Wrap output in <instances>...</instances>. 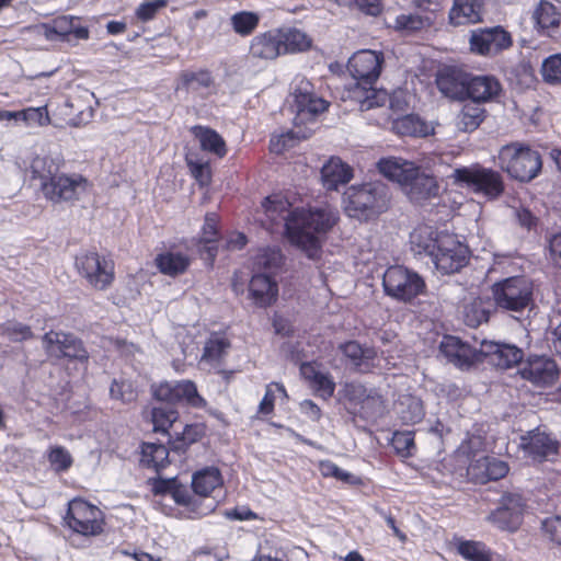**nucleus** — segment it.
I'll return each instance as SVG.
<instances>
[{"mask_svg":"<svg viewBox=\"0 0 561 561\" xmlns=\"http://www.w3.org/2000/svg\"><path fill=\"white\" fill-rule=\"evenodd\" d=\"M291 108L296 113L295 128L272 137L270 141L271 151L277 154L294 147L296 141L309 138L313 130L308 127L301 128L300 125L313 123L316 117L328 107V102L318 98L312 91V84L305 79H300L296 83Z\"/></svg>","mask_w":561,"mask_h":561,"instance_id":"nucleus-3","label":"nucleus"},{"mask_svg":"<svg viewBox=\"0 0 561 561\" xmlns=\"http://www.w3.org/2000/svg\"><path fill=\"white\" fill-rule=\"evenodd\" d=\"M282 36L283 54L304 51L311 46L309 36L298 28H278Z\"/></svg>","mask_w":561,"mask_h":561,"instance_id":"nucleus-46","label":"nucleus"},{"mask_svg":"<svg viewBox=\"0 0 561 561\" xmlns=\"http://www.w3.org/2000/svg\"><path fill=\"white\" fill-rule=\"evenodd\" d=\"M156 263L162 274L176 276L187 270L190 257L179 252H165L156 257Z\"/></svg>","mask_w":561,"mask_h":561,"instance_id":"nucleus-43","label":"nucleus"},{"mask_svg":"<svg viewBox=\"0 0 561 561\" xmlns=\"http://www.w3.org/2000/svg\"><path fill=\"white\" fill-rule=\"evenodd\" d=\"M48 461L56 472L68 470L72 465V457L69 451L61 447L56 446L50 448L48 453Z\"/></svg>","mask_w":561,"mask_h":561,"instance_id":"nucleus-57","label":"nucleus"},{"mask_svg":"<svg viewBox=\"0 0 561 561\" xmlns=\"http://www.w3.org/2000/svg\"><path fill=\"white\" fill-rule=\"evenodd\" d=\"M533 19L539 34L561 41V3L541 0L533 12Z\"/></svg>","mask_w":561,"mask_h":561,"instance_id":"nucleus-17","label":"nucleus"},{"mask_svg":"<svg viewBox=\"0 0 561 561\" xmlns=\"http://www.w3.org/2000/svg\"><path fill=\"white\" fill-rule=\"evenodd\" d=\"M525 453L535 461H542L558 453V443L548 434L536 431L523 437Z\"/></svg>","mask_w":561,"mask_h":561,"instance_id":"nucleus-25","label":"nucleus"},{"mask_svg":"<svg viewBox=\"0 0 561 561\" xmlns=\"http://www.w3.org/2000/svg\"><path fill=\"white\" fill-rule=\"evenodd\" d=\"M373 85L356 83L352 90V98L359 103L362 111L381 106L388 99L385 91L376 90Z\"/></svg>","mask_w":561,"mask_h":561,"instance_id":"nucleus-37","label":"nucleus"},{"mask_svg":"<svg viewBox=\"0 0 561 561\" xmlns=\"http://www.w3.org/2000/svg\"><path fill=\"white\" fill-rule=\"evenodd\" d=\"M470 48L482 56H495L513 44L511 34L501 26L478 28L471 32Z\"/></svg>","mask_w":561,"mask_h":561,"instance_id":"nucleus-14","label":"nucleus"},{"mask_svg":"<svg viewBox=\"0 0 561 561\" xmlns=\"http://www.w3.org/2000/svg\"><path fill=\"white\" fill-rule=\"evenodd\" d=\"M458 553L468 561H491L492 553L480 541L463 540L457 546Z\"/></svg>","mask_w":561,"mask_h":561,"instance_id":"nucleus-49","label":"nucleus"},{"mask_svg":"<svg viewBox=\"0 0 561 561\" xmlns=\"http://www.w3.org/2000/svg\"><path fill=\"white\" fill-rule=\"evenodd\" d=\"M20 121L28 126H44L49 123V116L46 107H30L18 112Z\"/></svg>","mask_w":561,"mask_h":561,"instance_id":"nucleus-59","label":"nucleus"},{"mask_svg":"<svg viewBox=\"0 0 561 561\" xmlns=\"http://www.w3.org/2000/svg\"><path fill=\"white\" fill-rule=\"evenodd\" d=\"M542 530L551 541L561 545V516L546 518L542 522Z\"/></svg>","mask_w":561,"mask_h":561,"instance_id":"nucleus-64","label":"nucleus"},{"mask_svg":"<svg viewBox=\"0 0 561 561\" xmlns=\"http://www.w3.org/2000/svg\"><path fill=\"white\" fill-rule=\"evenodd\" d=\"M339 350L358 371L365 373L370 368V362L376 357V351L363 347L356 341H348L339 345Z\"/></svg>","mask_w":561,"mask_h":561,"instance_id":"nucleus-32","label":"nucleus"},{"mask_svg":"<svg viewBox=\"0 0 561 561\" xmlns=\"http://www.w3.org/2000/svg\"><path fill=\"white\" fill-rule=\"evenodd\" d=\"M396 410L402 422L407 424H416L425 415L421 399L411 394L401 396Z\"/></svg>","mask_w":561,"mask_h":561,"instance_id":"nucleus-39","label":"nucleus"},{"mask_svg":"<svg viewBox=\"0 0 561 561\" xmlns=\"http://www.w3.org/2000/svg\"><path fill=\"white\" fill-rule=\"evenodd\" d=\"M222 484L220 471L210 467L194 473L192 488L195 494L208 496L216 488Z\"/></svg>","mask_w":561,"mask_h":561,"instance_id":"nucleus-40","label":"nucleus"},{"mask_svg":"<svg viewBox=\"0 0 561 561\" xmlns=\"http://www.w3.org/2000/svg\"><path fill=\"white\" fill-rule=\"evenodd\" d=\"M215 85V79L210 71L199 69L197 71L185 70L180 75L178 89L186 91L209 90Z\"/></svg>","mask_w":561,"mask_h":561,"instance_id":"nucleus-36","label":"nucleus"},{"mask_svg":"<svg viewBox=\"0 0 561 561\" xmlns=\"http://www.w3.org/2000/svg\"><path fill=\"white\" fill-rule=\"evenodd\" d=\"M76 21L77 19L72 16H58L49 23L36 25L35 30L47 41H69Z\"/></svg>","mask_w":561,"mask_h":561,"instance_id":"nucleus-35","label":"nucleus"},{"mask_svg":"<svg viewBox=\"0 0 561 561\" xmlns=\"http://www.w3.org/2000/svg\"><path fill=\"white\" fill-rule=\"evenodd\" d=\"M72 333L64 331H49L42 336V344L48 357L61 359L64 352L68 346V341L72 337Z\"/></svg>","mask_w":561,"mask_h":561,"instance_id":"nucleus-45","label":"nucleus"},{"mask_svg":"<svg viewBox=\"0 0 561 561\" xmlns=\"http://www.w3.org/2000/svg\"><path fill=\"white\" fill-rule=\"evenodd\" d=\"M283 255L277 248H266L257 251L253 257V265L259 272H273L280 267Z\"/></svg>","mask_w":561,"mask_h":561,"instance_id":"nucleus-48","label":"nucleus"},{"mask_svg":"<svg viewBox=\"0 0 561 561\" xmlns=\"http://www.w3.org/2000/svg\"><path fill=\"white\" fill-rule=\"evenodd\" d=\"M496 160L503 172L524 183L536 179L542 169V159L539 151L519 141L502 146L499 149Z\"/></svg>","mask_w":561,"mask_h":561,"instance_id":"nucleus-6","label":"nucleus"},{"mask_svg":"<svg viewBox=\"0 0 561 561\" xmlns=\"http://www.w3.org/2000/svg\"><path fill=\"white\" fill-rule=\"evenodd\" d=\"M450 178L458 186L470 190L490 201L497 199L505 190L502 174L479 163L470 167L455 168Z\"/></svg>","mask_w":561,"mask_h":561,"instance_id":"nucleus-8","label":"nucleus"},{"mask_svg":"<svg viewBox=\"0 0 561 561\" xmlns=\"http://www.w3.org/2000/svg\"><path fill=\"white\" fill-rule=\"evenodd\" d=\"M192 133L199 140L201 148L204 151L211 152L219 158L227 153L226 142L216 130L203 126H194L192 127Z\"/></svg>","mask_w":561,"mask_h":561,"instance_id":"nucleus-41","label":"nucleus"},{"mask_svg":"<svg viewBox=\"0 0 561 561\" xmlns=\"http://www.w3.org/2000/svg\"><path fill=\"white\" fill-rule=\"evenodd\" d=\"M291 108L296 113L295 128L272 137L270 141L271 151L277 154L294 147L296 141L309 138L313 130L308 127L301 128L300 125L313 123L316 117L328 107V102L318 98L312 91V84L305 79H300L296 83Z\"/></svg>","mask_w":561,"mask_h":561,"instance_id":"nucleus-2","label":"nucleus"},{"mask_svg":"<svg viewBox=\"0 0 561 561\" xmlns=\"http://www.w3.org/2000/svg\"><path fill=\"white\" fill-rule=\"evenodd\" d=\"M249 293L256 306L267 307L276 300L278 287L270 274L256 273L250 280Z\"/></svg>","mask_w":561,"mask_h":561,"instance_id":"nucleus-26","label":"nucleus"},{"mask_svg":"<svg viewBox=\"0 0 561 561\" xmlns=\"http://www.w3.org/2000/svg\"><path fill=\"white\" fill-rule=\"evenodd\" d=\"M481 351L491 357L493 365L502 369H507L522 363L524 357L523 350L510 343L483 342Z\"/></svg>","mask_w":561,"mask_h":561,"instance_id":"nucleus-20","label":"nucleus"},{"mask_svg":"<svg viewBox=\"0 0 561 561\" xmlns=\"http://www.w3.org/2000/svg\"><path fill=\"white\" fill-rule=\"evenodd\" d=\"M492 307V301L481 297L466 300L462 306L463 322L470 328L479 327L489 320Z\"/></svg>","mask_w":561,"mask_h":561,"instance_id":"nucleus-33","label":"nucleus"},{"mask_svg":"<svg viewBox=\"0 0 561 561\" xmlns=\"http://www.w3.org/2000/svg\"><path fill=\"white\" fill-rule=\"evenodd\" d=\"M439 351L448 362L457 367H469L473 363L474 352L472 347L462 343L456 336H444L439 345Z\"/></svg>","mask_w":561,"mask_h":561,"instance_id":"nucleus-27","label":"nucleus"},{"mask_svg":"<svg viewBox=\"0 0 561 561\" xmlns=\"http://www.w3.org/2000/svg\"><path fill=\"white\" fill-rule=\"evenodd\" d=\"M353 178V171L340 158H331L321 169L323 186L329 191H336Z\"/></svg>","mask_w":561,"mask_h":561,"instance_id":"nucleus-29","label":"nucleus"},{"mask_svg":"<svg viewBox=\"0 0 561 561\" xmlns=\"http://www.w3.org/2000/svg\"><path fill=\"white\" fill-rule=\"evenodd\" d=\"M501 90V83L494 76H473L468 78L466 96L479 104L494 100Z\"/></svg>","mask_w":561,"mask_h":561,"instance_id":"nucleus-24","label":"nucleus"},{"mask_svg":"<svg viewBox=\"0 0 561 561\" xmlns=\"http://www.w3.org/2000/svg\"><path fill=\"white\" fill-rule=\"evenodd\" d=\"M523 379L538 387L553 385L559 377L556 360L546 355H530L518 370Z\"/></svg>","mask_w":561,"mask_h":561,"instance_id":"nucleus-15","label":"nucleus"},{"mask_svg":"<svg viewBox=\"0 0 561 561\" xmlns=\"http://www.w3.org/2000/svg\"><path fill=\"white\" fill-rule=\"evenodd\" d=\"M262 207L272 221H276L278 216L285 220V229L289 241L312 260L319 256L322 237L337 221V213L329 207L296 208L288 211V203L276 196L266 197Z\"/></svg>","mask_w":561,"mask_h":561,"instance_id":"nucleus-1","label":"nucleus"},{"mask_svg":"<svg viewBox=\"0 0 561 561\" xmlns=\"http://www.w3.org/2000/svg\"><path fill=\"white\" fill-rule=\"evenodd\" d=\"M140 462L156 470L164 468L169 463V450L163 444L144 443Z\"/></svg>","mask_w":561,"mask_h":561,"instance_id":"nucleus-44","label":"nucleus"},{"mask_svg":"<svg viewBox=\"0 0 561 561\" xmlns=\"http://www.w3.org/2000/svg\"><path fill=\"white\" fill-rule=\"evenodd\" d=\"M217 236V216L216 214H207L203 226L199 251L202 255H205V260L210 263L214 262L217 254V247L215 245L218 240Z\"/></svg>","mask_w":561,"mask_h":561,"instance_id":"nucleus-42","label":"nucleus"},{"mask_svg":"<svg viewBox=\"0 0 561 561\" xmlns=\"http://www.w3.org/2000/svg\"><path fill=\"white\" fill-rule=\"evenodd\" d=\"M484 110L480 104L472 102L466 104L458 116V128L463 131H473L483 121Z\"/></svg>","mask_w":561,"mask_h":561,"instance_id":"nucleus-47","label":"nucleus"},{"mask_svg":"<svg viewBox=\"0 0 561 561\" xmlns=\"http://www.w3.org/2000/svg\"><path fill=\"white\" fill-rule=\"evenodd\" d=\"M282 36L278 28L270 30L254 36L250 45L252 58L262 60H274L283 54Z\"/></svg>","mask_w":561,"mask_h":561,"instance_id":"nucleus-21","label":"nucleus"},{"mask_svg":"<svg viewBox=\"0 0 561 561\" xmlns=\"http://www.w3.org/2000/svg\"><path fill=\"white\" fill-rule=\"evenodd\" d=\"M499 506L511 512L512 522L514 524L517 519L522 520L526 502L522 494L517 492H506L502 495Z\"/></svg>","mask_w":561,"mask_h":561,"instance_id":"nucleus-52","label":"nucleus"},{"mask_svg":"<svg viewBox=\"0 0 561 561\" xmlns=\"http://www.w3.org/2000/svg\"><path fill=\"white\" fill-rule=\"evenodd\" d=\"M541 75L548 83H561V54L551 55L542 61Z\"/></svg>","mask_w":561,"mask_h":561,"instance_id":"nucleus-55","label":"nucleus"},{"mask_svg":"<svg viewBox=\"0 0 561 561\" xmlns=\"http://www.w3.org/2000/svg\"><path fill=\"white\" fill-rule=\"evenodd\" d=\"M488 520L493 524L496 528L501 529V530H506V531H515L522 520L520 519H517L514 524H513V519L511 517V512L510 511H506V510H503L502 506H499L496 510H494L493 512H491L489 515H488Z\"/></svg>","mask_w":561,"mask_h":561,"instance_id":"nucleus-56","label":"nucleus"},{"mask_svg":"<svg viewBox=\"0 0 561 561\" xmlns=\"http://www.w3.org/2000/svg\"><path fill=\"white\" fill-rule=\"evenodd\" d=\"M414 174L402 186L404 194L415 204H424L439 194V184L434 175L420 172L414 168Z\"/></svg>","mask_w":561,"mask_h":561,"instance_id":"nucleus-18","label":"nucleus"},{"mask_svg":"<svg viewBox=\"0 0 561 561\" xmlns=\"http://www.w3.org/2000/svg\"><path fill=\"white\" fill-rule=\"evenodd\" d=\"M229 342L220 336L210 337L204 346L203 360L215 364L218 363L226 354Z\"/></svg>","mask_w":561,"mask_h":561,"instance_id":"nucleus-53","label":"nucleus"},{"mask_svg":"<svg viewBox=\"0 0 561 561\" xmlns=\"http://www.w3.org/2000/svg\"><path fill=\"white\" fill-rule=\"evenodd\" d=\"M64 158L60 153L38 154L33 158L31 162L32 179L39 181V187L47 183H51L55 178L60 173V168L64 165Z\"/></svg>","mask_w":561,"mask_h":561,"instance_id":"nucleus-23","label":"nucleus"},{"mask_svg":"<svg viewBox=\"0 0 561 561\" xmlns=\"http://www.w3.org/2000/svg\"><path fill=\"white\" fill-rule=\"evenodd\" d=\"M430 25V19L417 13H401L394 18L393 27L407 35L417 32Z\"/></svg>","mask_w":561,"mask_h":561,"instance_id":"nucleus-50","label":"nucleus"},{"mask_svg":"<svg viewBox=\"0 0 561 561\" xmlns=\"http://www.w3.org/2000/svg\"><path fill=\"white\" fill-rule=\"evenodd\" d=\"M444 233L436 231L432 226L422 225L410 233L411 251L419 256H427L430 260L440 247Z\"/></svg>","mask_w":561,"mask_h":561,"instance_id":"nucleus-22","label":"nucleus"},{"mask_svg":"<svg viewBox=\"0 0 561 561\" xmlns=\"http://www.w3.org/2000/svg\"><path fill=\"white\" fill-rule=\"evenodd\" d=\"M495 309L515 314H523L533 302V285L523 276H512L496 282L491 287Z\"/></svg>","mask_w":561,"mask_h":561,"instance_id":"nucleus-7","label":"nucleus"},{"mask_svg":"<svg viewBox=\"0 0 561 561\" xmlns=\"http://www.w3.org/2000/svg\"><path fill=\"white\" fill-rule=\"evenodd\" d=\"M391 128L400 136L426 137L433 133V127L415 114L394 118Z\"/></svg>","mask_w":561,"mask_h":561,"instance_id":"nucleus-34","label":"nucleus"},{"mask_svg":"<svg viewBox=\"0 0 561 561\" xmlns=\"http://www.w3.org/2000/svg\"><path fill=\"white\" fill-rule=\"evenodd\" d=\"M415 167L413 162L401 158L381 159L378 162L379 172L385 178L400 184L401 187L414 174Z\"/></svg>","mask_w":561,"mask_h":561,"instance_id":"nucleus-31","label":"nucleus"},{"mask_svg":"<svg viewBox=\"0 0 561 561\" xmlns=\"http://www.w3.org/2000/svg\"><path fill=\"white\" fill-rule=\"evenodd\" d=\"M65 522L75 533L95 536L102 531V512L81 499L69 502Z\"/></svg>","mask_w":561,"mask_h":561,"instance_id":"nucleus-10","label":"nucleus"},{"mask_svg":"<svg viewBox=\"0 0 561 561\" xmlns=\"http://www.w3.org/2000/svg\"><path fill=\"white\" fill-rule=\"evenodd\" d=\"M360 413L364 419H376L381 416L385 411V404L382 397L377 392L376 389H370L367 398L359 407Z\"/></svg>","mask_w":561,"mask_h":561,"instance_id":"nucleus-54","label":"nucleus"},{"mask_svg":"<svg viewBox=\"0 0 561 561\" xmlns=\"http://www.w3.org/2000/svg\"><path fill=\"white\" fill-rule=\"evenodd\" d=\"M482 5V0H454L449 12L450 23L458 26L480 22Z\"/></svg>","mask_w":561,"mask_h":561,"instance_id":"nucleus-30","label":"nucleus"},{"mask_svg":"<svg viewBox=\"0 0 561 561\" xmlns=\"http://www.w3.org/2000/svg\"><path fill=\"white\" fill-rule=\"evenodd\" d=\"M62 358L75 359L80 363H87L89 359V353L84 348L83 343L80 339H78L75 334L68 341V346L64 352Z\"/></svg>","mask_w":561,"mask_h":561,"instance_id":"nucleus-61","label":"nucleus"},{"mask_svg":"<svg viewBox=\"0 0 561 561\" xmlns=\"http://www.w3.org/2000/svg\"><path fill=\"white\" fill-rule=\"evenodd\" d=\"M370 389L362 383L350 382L344 387V397L353 404L360 407L363 401L367 398Z\"/></svg>","mask_w":561,"mask_h":561,"instance_id":"nucleus-62","label":"nucleus"},{"mask_svg":"<svg viewBox=\"0 0 561 561\" xmlns=\"http://www.w3.org/2000/svg\"><path fill=\"white\" fill-rule=\"evenodd\" d=\"M343 202L350 217L369 220L388 209V187L381 182L352 185L345 191Z\"/></svg>","mask_w":561,"mask_h":561,"instance_id":"nucleus-5","label":"nucleus"},{"mask_svg":"<svg viewBox=\"0 0 561 561\" xmlns=\"http://www.w3.org/2000/svg\"><path fill=\"white\" fill-rule=\"evenodd\" d=\"M1 330L2 335L12 342H22L33 337L31 328L20 322H7Z\"/></svg>","mask_w":561,"mask_h":561,"instance_id":"nucleus-58","label":"nucleus"},{"mask_svg":"<svg viewBox=\"0 0 561 561\" xmlns=\"http://www.w3.org/2000/svg\"><path fill=\"white\" fill-rule=\"evenodd\" d=\"M382 285L388 296L401 301L412 300L425 288V283L417 273L401 265L386 270Z\"/></svg>","mask_w":561,"mask_h":561,"instance_id":"nucleus-9","label":"nucleus"},{"mask_svg":"<svg viewBox=\"0 0 561 561\" xmlns=\"http://www.w3.org/2000/svg\"><path fill=\"white\" fill-rule=\"evenodd\" d=\"M469 76L455 68L439 71L436 83L439 91L451 99H462L467 94Z\"/></svg>","mask_w":561,"mask_h":561,"instance_id":"nucleus-28","label":"nucleus"},{"mask_svg":"<svg viewBox=\"0 0 561 561\" xmlns=\"http://www.w3.org/2000/svg\"><path fill=\"white\" fill-rule=\"evenodd\" d=\"M231 26L233 31L241 35H250L259 25L260 16L254 12L241 11L234 13L231 18Z\"/></svg>","mask_w":561,"mask_h":561,"instance_id":"nucleus-51","label":"nucleus"},{"mask_svg":"<svg viewBox=\"0 0 561 561\" xmlns=\"http://www.w3.org/2000/svg\"><path fill=\"white\" fill-rule=\"evenodd\" d=\"M165 5L167 0H153L144 2L137 8L136 15L140 21L147 22L152 20L157 12Z\"/></svg>","mask_w":561,"mask_h":561,"instance_id":"nucleus-63","label":"nucleus"},{"mask_svg":"<svg viewBox=\"0 0 561 561\" xmlns=\"http://www.w3.org/2000/svg\"><path fill=\"white\" fill-rule=\"evenodd\" d=\"M391 445L402 457L410 456L414 448V439L411 432H396L391 439Z\"/></svg>","mask_w":561,"mask_h":561,"instance_id":"nucleus-60","label":"nucleus"},{"mask_svg":"<svg viewBox=\"0 0 561 561\" xmlns=\"http://www.w3.org/2000/svg\"><path fill=\"white\" fill-rule=\"evenodd\" d=\"M383 62L381 53L374 50L356 51L347 64L351 76L360 84H374L380 76Z\"/></svg>","mask_w":561,"mask_h":561,"instance_id":"nucleus-16","label":"nucleus"},{"mask_svg":"<svg viewBox=\"0 0 561 561\" xmlns=\"http://www.w3.org/2000/svg\"><path fill=\"white\" fill-rule=\"evenodd\" d=\"M89 188V181L78 173H59L43 187V195L53 203L79 199Z\"/></svg>","mask_w":561,"mask_h":561,"instance_id":"nucleus-13","label":"nucleus"},{"mask_svg":"<svg viewBox=\"0 0 561 561\" xmlns=\"http://www.w3.org/2000/svg\"><path fill=\"white\" fill-rule=\"evenodd\" d=\"M76 265L89 284L99 290H104L114 280V262L102 257L95 252L84 253L77 257Z\"/></svg>","mask_w":561,"mask_h":561,"instance_id":"nucleus-12","label":"nucleus"},{"mask_svg":"<svg viewBox=\"0 0 561 561\" xmlns=\"http://www.w3.org/2000/svg\"><path fill=\"white\" fill-rule=\"evenodd\" d=\"M510 467L504 461L493 456H483L473 460L468 467V476L477 483H486L499 480L508 473Z\"/></svg>","mask_w":561,"mask_h":561,"instance_id":"nucleus-19","label":"nucleus"},{"mask_svg":"<svg viewBox=\"0 0 561 561\" xmlns=\"http://www.w3.org/2000/svg\"><path fill=\"white\" fill-rule=\"evenodd\" d=\"M468 260V247L451 234H443L440 247L435 251L431 262L442 274H453L466 266Z\"/></svg>","mask_w":561,"mask_h":561,"instance_id":"nucleus-11","label":"nucleus"},{"mask_svg":"<svg viewBox=\"0 0 561 561\" xmlns=\"http://www.w3.org/2000/svg\"><path fill=\"white\" fill-rule=\"evenodd\" d=\"M301 375L311 381L316 391L324 399L333 396L335 382L328 373L317 370L311 364H302L300 367Z\"/></svg>","mask_w":561,"mask_h":561,"instance_id":"nucleus-38","label":"nucleus"},{"mask_svg":"<svg viewBox=\"0 0 561 561\" xmlns=\"http://www.w3.org/2000/svg\"><path fill=\"white\" fill-rule=\"evenodd\" d=\"M153 397L160 404L151 410V421L154 432L167 433L178 419V411L173 409L175 403H185L193 408H205L206 400L199 396L196 385L191 380L176 382H161L152 386Z\"/></svg>","mask_w":561,"mask_h":561,"instance_id":"nucleus-4","label":"nucleus"}]
</instances>
